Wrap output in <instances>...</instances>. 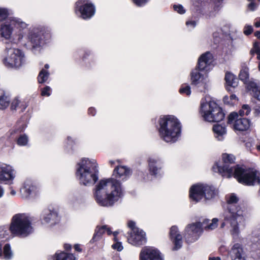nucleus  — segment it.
<instances>
[{
  "label": "nucleus",
  "mask_w": 260,
  "mask_h": 260,
  "mask_svg": "<svg viewBox=\"0 0 260 260\" xmlns=\"http://www.w3.org/2000/svg\"><path fill=\"white\" fill-rule=\"evenodd\" d=\"M228 122L232 126L235 131H246L250 126L249 119L240 117L236 112H232L229 115Z\"/></svg>",
  "instance_id": "9b49d317"
},
{
  "label": "nucleus",
  "mask_w": 260,
  "mask_h": 260,
  "mask_svg": "<svg viewBox=\"0 0 260 260\" xmlns=\"http://www.w3.org/2000/svg\"><path fill=\"white\" fill-rule=\"evenodd\" d=\"M38 187L30 180L25 181L23 187L20 189L22 198L25 199L31 196L36 195Z\"/></svg>",
  "instance_id": "f3484780"
},
{
  "label": "nucleus",
  "mask_w": 260,
  "mask_h": 260,
  "mask_svg": "<svg viewBox=\"0 0 260 260\" xmlns=\"http://www.w3.org/2000/svg\"><path fill=\"white\" fill-rule=\"evenodd\" d=\"M48 72L46 70L42 69L40 72L38 77V82L40 83L45 82L48 79Z\"/></svg>",
  "instance_id": "473e14b6"
},
{
  "label": "nucleus",
  "mask_w": 260,
  "mask_h": 260,
  "mask_svg": "<svg viewBox=\"0 0 260 260\" xmlns=\"http://www.w3.org/2000/svg\"><path fill=\"white\" fill-rule=\"evenodd\" d=\"M226 201L227 209L223 213L224 219L220 228L222 229L226 224H229L231 234L234 238L237 237L240 233L239 224L244 220L243 211L239 206L235 205L238 201L235 194L227 196Z\"/></svg>",
  "instance_id": "7ed1b4c3"
},
{
  "label": "nucleus",
  "mask_w": 260,
  "mask_h": 260,
  "mask_svg": "<svg viewBox=\"0 0 260 260\" xmlns=\"http://www.w3.org/2000/svg\"><path fill=\"white\" fill-rule=\"evenodd\" d=\"M170 237L174 244L173 249L178 250L182 246V237L176 226L174 225L171 228Z\"/></svg>",
  "instance_id": "6ab92c4d"
},
{
  "label": "nucleus",
  "mask_w": 260,
  "mask_h": 260,
  "mask_svg": "<svg viewBox=\"0 0 260 260\" xmlns=\"http://www.w3.org/2000/svg\"><path fill=\"white\" fill-rule=\"evenodd\" d=\"M64 247L67 250H69L71 249V246L70 244H66L64 245Z\"/></svg>",
  "instance_id": "13d9d810"
},
{
  "label": "nucleus",
  "mask_w": 260,
  "mask_h": 260,
  "mask_svg": "<svg viewBox=\"0 0 260 260\" xmlns=\"http://www.w3.org/2000/svg\"><path fill=\"white\" fill-rule=\"evenodd\" d=\"M128 226L129 228L132 229V231L133 232V229L134 228H137V227H135V223L134 221H129L128 222Z\"/></svg>",
  "instance_id": "8fccbe9b"
},
{
  "label": "nucleus",
  "mask_w": 260,
  "mask_h": 260,
  "mask_svg": "<svg viewBox=\"0 0 260 260\" xmlns=\"http://www.w3.org/2000/svg\"><path fill=\"white\" fill-rule=\"evenodd\" d=\"M132 2L137 6L141 7L148 3L149 0H132Z\"/></svg>",
  "instance_id": "37998d69"
},
{
  "label": "nucleus",
  "mask_w": 260,
  "mask_h": 260,
  "mask_svg": "<svg viewBox=\"0 0 260 260\" xmlns=\"http://www.w3.org/2000/svg\"><path fill=\"white\" fill-rule=\"evenodd\" d=\"M50 88L49 86H46L42 90L41 94L43 96H49L50 93L49 92Z\"/></svg>",
  "instance_id": "a18cd8bd"
},
{
  "label": "nucleus",
  "mask_w": 260,
  "mask_h": 260,
  "mask_svg": "<svg viewBox=\"0 0 260 260\" xmlns=\"http://www.w3.org/2000/svg\"><path fill=\"white\" fill-rule=\"evenodd\" d=\"M217 190L213 186L204 184L192 185L189 190V198L196 203L202 199L211 200L217 194Z\"/></svg>",
  "instance_id": "1a4fd4ad"
},
{
  "label": "nucleus",
  "mask_w": 260,
  "mask_h": 260,
  "mask_svg": "<svg viewBox=\"0 0 260 260\" xmlns=\"http://www.w3.org/2000/svg\"><path fill=\"white\" fill-rule=\"evenodd\" d=\"M256 147L258 151H260V142L256 145Z\"/></svg>",
  "instance_id": "0e129e2a"
},
{
  "label": "nucleus",
  "mask_w": 260,
  "mask_h": 260,
  "mask_svg": "<svg viewBox=\"0 0 260 260\" xmlns=\"http://www.w3.org/2000/svg\"><path fill=\"white\" fill-rule=\"evenodd\" d=\"M254 115L257 117L260 116V106L254 109Z\"/></svg>",
  "instance_id": "3c124183"
},
{
  "label": "nucleus",
  "mask_w": 260,
  "mask_h": 260,
  "mask_svg": "<svg viewBox=\"0 0 260 260\" xmlns=\"http://www.w3.org/2000/svg\"><path fill=\"white\" fill-rule=\"evenodd\" d=\"M201 113L204 120L210 122H219L224 117L222 109L213 101L202 102Z\"/></svg>",
  "instance_id": "6e6552de"
},
{
  "label": "nucleus",
  "mask_w": 260,
  "mask_h": 260,
  "mask_svg": "<svg viewBox=\"0 0 260 260\" xmlns=\"http://www.w3.org/2000/svg\"><path fill=\"white\" fill-rule=\"evenodd\" d=\"M55 260H76V257L72 254L61 252L56 253Z\"/></svg>",
  "instance_id": "c85d7f7f"
},
{
  "label": "nucleus",
  "mask_w": 260,
  "mask_h": 260,
  "mask_svg": "<svg viewBox=\"0 0 260 260\" xmlns=\"http://www.w3.org/2000/svg\"><path fill=\"white\" fill-rule=\"evenodd\" d=\"M259 196H260V189H259Z\"/></svg>",
  "instance_id": "774afa93"
},
{
  "label": "nucleus",
  "mask_w": 260,
  "mask_h": 260,
  "mask_svg": "<svg viewBox=\"0 0 260 260\" xmlns=\"http://www.w3.org/2000/svg\"><path fill=\"white\" fill-rule=\"evenodd\" d=\"M94 159H82L77 164L76 175L80 183L85 186L93 185L98 179L99 170Z\"/></svg>",
  "instance_id": "20e7f679"
},
{
  "label": "nucleus",
  "mask_w": 260,
  "mask_h": 260,
  "mask_svg": "<svg viewBox=\"0 0 260 260\" xmlns=\"http://www.w3.org/2000/svg\"><path fill=\"white\" fill-rule=\"evenodd\" d=\"M132 174L131 170L125 166L116 167L113 172L114 178L100 180L94 192L96 202L100 206L111 207L123 196V189L120 180H126Z\"/></svg>",
  "instance_id": "f257e3e1"
},
{
  "label": "nucleus",
  "mask_w": 260,
  "mask_h": 260,
  "mask_svg": "<svg viewBox=\"0 0 260 260\" xmlns=\"http://www.w3.org/2000/svg\"><path fill=\"white\" fill-rule=\"evenodd\" d=\"M253 31L252 27L249 25H246L244 28V34L245 35H249Z\"/></svg>",
  "instance_id": "c03bdc74"
},
{
  "label": "nucleus",
  "mask_w": 260,
  "mask_h": 260,
  "mask_svg": "<svg viewBox=\"0 0 260 260\" xmlns=\"http://www.w3.org/2000/svg\"><path fill=\"white\" fill-rule=\"evenodd\" d=\"M223 164L216 162L213 167L214 172H218L223 176L230 178L232 176L238 181L247 185H254L260 183V173L254 169H244L239 167H233L235 156L232 154L224 153L222 155Z\"/></svg>",
  "instance_id": "f03ea898"
},
{
  "label": "nucleus",
  "mask_w": 260,
  "mask_h": 260,
  "mask_svg": "<svg viewBox=\"0 0 260 260\" xmlns=\"http://www.w3.org/2000/svg\"><path fill=\"white\" fill-rule=\"evenodd\" d=\"M74 248L75 250L77 251H81V249L80 248L79 245L76 244L75 245Z\"/></svg>",
  "instance_id": "6e6d98bb"
},
{
  "label": "nucleus",
  "mask_w": 260,
  "mask_h": 260,
  "mask_svg": "<svg viewBox=\"0 0 260 260\" xmlns=\"http://www.w3.org/2000/svg\"><path fill=\"white\" fill-rule=\"evenodd\" d=\"M106 232L107 233L108 235H110L112 234L111 231L107 225H106Z\"/></svg>",
  "instance_id": "052dcab7"
},
{
  "label": "nucleus",
  "mask_w": 260,
  "mask_h": 260,
  "mask_svg": "<svg viewBox=\"0 0 260 260\" xmlns=\"http://www.w3.org/2000/svg\"><path fill=\"white\" fill-rule=\"evenodd\" d=\"M118 234V232L117 231H116V232H113V234L114 236V241L115 242V243H114L112 245V247L114 249H116L117 250V251H121L123 247L122 245V244L121 242L118 241V240L116 238V236Z\"/></svg>",
  "instance_id": "2f4dec72"
},
{
  "label": "nucleus",
  "mask_w": 260,
  "mask_h": 260,
  "mask_svg": "<svg viewBox=\"0 0 260 260\" xmlns=\"http://www.w3.org/2000/svg\"><path fill=\"white\" fill-rule=\"evenodd\" d=\"M13 254L11 250L10 245L6 244L4 247V254H3L2 246L0 243V256H4L6 259H9L12 257Z\"/></svg>",
  "instance_id": "bb28decb"
},
{
  "label": "nucleus",
  "mask_w": 260,
  "mask_h": 260,
  "mask_svg": "<svg viewBox=\"0 0 260 260\" xmlns=\"http://www.w3.org/2000/svg\"><path fill=\"white\" fill-rule=\"evenodd\" d=\"M209 221V220H208V221L207 222H206L205 224H204V226H203V228L205 230L207 231H211L215 229L217 227L218 222V219L217 218H213L211 220V222L209 223H208Z\"/></svg>",
  "instance_id": "c756f323"
},
{
  "label": "nucleus",
  "mask_w": 260,
  "mask_h": 260,
  "mask_svg": "<svg viewBox=\"0 0 260 260\" xmlns=\"http://www.w3.org/2000/svg\"><path fill=\"white\" fill-rule=\"evenodd\" d=\"M212 54L209 52L202 54L199 58L198 67L190 73L191 84L200 88L201 91H204L207 88V85L206 79L201 75L199 70H206L212 62Z\"/></svg>",
  "instance_id": "423d86ee"
},
{
  "label": "nucleus",
  "mask_w": 260,
  "mask_h": 260,
  "mask_svg": "<svg viewBox=\"0 0 260 260\" xmlns=\"http://www.w3.org/2000/svg\"><path fill=\"white\" fill-rule=\"evenodd\" d=\"M159 123L160 137L166 142H176L181 133L180 123L178 119L173 116H166L160 118Z\"/></svg>",
  "instance_id": "39448f33"
},
{
  "label": "nucleus",
  "mask_w": 260,
  "mask_h": 260,
  "mask_svg": "<svg viewBox=\"0 0 260 260\" xmlns=\"http://www.w3.org/2000/svg\"><path fill=\"white\" fill-rule=\"evenodd\" d=\"M4 193V189L0 186V198L2 197Z\"/></svg>",
  "instance_id": "bf43d9fd"
},
{
  "label": "nucleus",
  "mask_w": 260,
  "mask_h": 260,
  "mask_svg": "<svg viewBox=\"0 0 260 260\" xmlns=\"http://www.w3.org/2000/svg\"><path fill=\"white\" fill-rule=\"evenodd\" d=\"M186 24L188 27L189 26H190L191 27L193 28L196 25V23L194 21H187L186 22Z\"/></svg>",
  "instance_id": "09e8293b"
},
{
  "label": "nucleus",
  "mask_w": 260,
  "mask_h": 260,
  "mask_svg": "<svg viewBox=\"0 0 260 260\" xmlns=\"http://www.w3.org/2000/svg\"><path fill=\"white\" fill-rule=\"evenodd\" d=\"M255 36L259 39H260V31H257L255 32Z\"/></svg>",
  "instance_id": "680f3d73"
},
{
  "label": "nucleus",
  "mask_w": 260,
  "mask_h": 260,
  "mask_svg": "<svg viewBox=\"0 0 260 260\" xmlns=\"http://www.w3.org/2000/svg\"><path fill=\"white\" fill-rule=\"evenodd\" d=\"M9 104L10 98L6 95L4 90L0 89V109H5L8 107Z\"/></svg>",
  "instance_id": "a878e982"
},
{
  "label": "nucleus",
  "mask_w": 260,
  "mask_h": 260,
  "mask_svg": "<svg viewBox=\"0 0 260 260\" xmlns=\"http://www.w3.org/2000/svg\"><path fill=\"white\" fill-rule=\"evenodd\" d=\"M149 170L150 173L153 175L158 174L162 166V161L160 158L152 157L148 160Z\"/></svg>",
  "instance_id": "aec40b11"
},
{
  "label": "nucleus",
  "mask_w": 260,
  "mask_h": 260,
  "mask_svg": "<svg viewBox=\"0 0 260 260\" xmlns=\"http://www.w3.org/2000/svg\"><path fill=\"white\" fill-rule=\"evenodd\" d=\"M11 25L17 28L23 29L27 26V24L18 18H14L11 20Z\"/></svg>",
  "instance_id": "7c9ffc66"
},
{
  "label": "nucleus",
  "mask_w": 260,
  "mask_h": 260,
  "mask_svg": "<svg viewBox=\"0 0 260 260\" xmlns=\"http://www.w3.org/2000/svg\"><path fill=\"white\" fill-rule=\"evenodd\" d=\"M250 112V108L248 105H243L242 109H240L238 113L240 117H242L245 115H248Z\"/></svg>",
  "instance_id": "f704fd0d"
},
{
  "label": "nucleus",
  "mask_w": 260,
  "mask_h": 260,
  "mask_svg": "<svg viewBox=\"0 0 260 260\" xmlns=\"http://www.w3.org/2000/svg\"><path fill=\"white\" fill-rule=\"evenodd\" d=\"M45 68L48 69L49 68V65L48 64H45Z\"/></svg>",
  "instance_id": "69168bd1"
},
{
  "label": "nucleus",
  "mask_w": 260,
  "mask_h": 260,
  "mask_svg": "<svg viewBox=\"0 0 260 260\" xmlns=\"http://www.w3.org/2000/svg\"><path fill=\"white\" fill-rule=\"evenodd\" d=\"M20 103L19 101L17 99H14L12 103L11 106V110H15L17 106L19 105Z\"/></svg>",
  "instance_id": "49530a36"
},
{
  "label": "nucleus",
  "mask_w": 260,
  "mask_h": 260,
  "mask_svg": "<svg viewBox=\"0 0 260 260\" xmlns=\"http://www.w3.org/2000/svg\"><path fill=\"white\" fill-rule=\"evenodd\" d=\"M9 229L12 234L22 237L33 232L30 219L24 214H16L13 217Z\"/></svg>",
  "instance_id": "0eeeda50"
},
{
  "label": "nucleus",
  "mask_w": 260,
  "mask_h": 260,
  "mask_svg": "<svg viewBox=\"0 0 260 260\" xmlns=\"http://www.w3.org/2000/svg\"><path fill=\"white\" fill-rule=\"evenodd\" d=\"M9 15L8 9L3 8H0V21H3L6 19Z\"/></svg>",
  "instance_id": "4c0bfd02"
},
{
  "label": "nucleus",
  "mask_w": 260,
  "mask_h": 260,
  "mask_svg": "<svg viewBox=\"0 0 260 260\" xmlns=\"http://www.w3.org/2000/svg\"><path fill=\"white\" fill-rule=\"evenodd\" d=\"M16 176V171L10 165L0 166V182L12 184Z\"/></svg>",
  "instance_id": "2eb2a0df"
},
{
  "label": "nucleus",
  "mask_w": 260,
  "mask_h": 260,
  "mask_svg": "<svg viewBox=\"0 0 260 260\" xmlns=\"http://www.w3.org/2000/svg\"><path fill=\"white\" fill-rule=\"evenodd\" d=\"M213 131L214 133L215 137L218 141H222L224 139V136L226 133L225 127L224 126L216 124L213 126Z\"/></svg>",
  "instance_id": "4be33fe9"
},
{
  "label": "nucleus",
  "mask_w": 260,
  "mask_h": 260,
  "mask_svg": "<svg viewBox=\"0 0 260 260\" xmlns=\"http://www.w3.org/2000/svg\"><path fill=\"white\" fill-rule=\"evenodd\" d=\"M254 25L256 27H260V18L255 20Z\"/></svg>",
  "instance_id": "5fc2aeb1"
},
{
  "label": "nucleus",
  "mask_w": 260,
  "mask_h": 260,
  "mask_svg": "<svg viewBox=\"0 0 260 260\" xmlns=\"http://www.w3.org/2000/svg\"><path fill=\"white\" fill-rule=\"evenodd\" d=\"M209 260H221V259L218 256H217V257H209Z\"/></svg>",
  "instance_id": "4d7b16f0"
},
{
  "label": "nucleus",
  "mask_w": 260,
  "mask_h": 260,
  "mask_svg": "<svg viewBox=\"0 0 260 260\" xmlns=\"http://www.w3.org/2000/svg\"><path fill=\"white\" fill-rule=\"evenodd\" d=\"M28 142L27 137L24 135L19 137L17 140V143L19 145H25Z\"/></svg>",
  "instance_id": "58836bf2"
},
{
  "label": "nucleus",
  "mask_w": 260,
  "mask_h": 260,
  "mask_svg": "<svg viewBox=\"0 0 260 260\" xmlns=\"http://www.w3.org/2000/svg\"><path fill=\"white\" fill-rule=\"evenodd\" d=\"M255 53L257 55V58L260 59V44L258 42H255L252 48L250 50V54L253 55Z\"/></svg>",
  "instance_id": "72a5a7b5"
},
{
  "label": "nucleus",
  "mask_w": 260,
  "mask_h": 260,
  "mask_svg": "<svg viewBox=\"0 0 260 260\" xmlns=\"http://www.w3.org/2000/svg\"><path fill=\"white\" fill-rule=\"evenodd\" d=\"M230 254L232 260H245L243 248L239 243L234 245L230 251Z\"/></svg>",
  "instance_id": "412c9836"
},
{
  "label": "nucleus",
  "mask_w": 260,
  "mask_h": 260,
  "mask_svg": "<svg viewBox=\"0 0 260 260\" xmlns=\"http://www.w3.org/2000/svg\"><path fill=\"white\" fill-rule=\"evenodd\" d=\"M10 193L12 196H15L16 194V191L14 189H12L11 190Z\"/></svg>",
  "instance_id": "e2e57ef3"
},
{
  "label": "nucleus",
  "mask_w": 260,
  "mask_h": 260,
  "mask_svg": "<svg viewBox=\"0 0 260 260\" xmlns=\"http://www.w3.org/2000/svg\"><path fill=\"white\" fill-rule=\"evenodd\" d=\"M81 3L78 1L75 4V13L84 19L91 17L94 14L95 8L94 6L90 3H87L81 6Z\"/></svg>",
  "instance_id": "4468645a"
},
{
  "label": "nucleus",
  "mask_w": 260,
  "mask_h": 260,
  "mask_svg": "<svg viewBox=\"0 0 260 260\" xmlns=\"http://www.w3.org/2000/svg\"><path fill=\"white\" fill-rule=\"evenodd\" d=\"M140 258L141 260H163L159 251L153 247L143 248Z\"/></svg>",
  "instance_id": "dca6fc26"
},
{
  "label": "nucleus",
  "mask_w": 260,
  "mask_h": 260,
  "mask_svg": "<svg viewBox=\"0 0 260 260\" xmlns=\"http://www.w3.org/2000/svg\"><path fill=\"white\" fill-rule=\"evenodd\" d=\"M223 100L224 103L226 104L233 105L234 104V102H232V100H230V98L228 96H224Z\"/></svg>",
  "instance_id": "de8ad7c7"
},
{
  "label": "nucleus",
  "mask_w": 260,
  "mask_h": 260,
  "mask_svg": "<svg viewBox=\"0 0 260 260\" xmlns=\"http://www.w3.org/2000/svg\"><path fill=\"white\" fill-rule=\"evenodd\" d=\"M88 113L90 114L94 115L95 114V109L93 108H90L88 109Z\"/></svg>",
  "instance_id": "864d4df0"
},
{
  "label": "nucleus",
  "mask_w": 260,
  "mask_h": 260,
  "mask_svg": "<svg viewBox=\"0 0 260 260\" xmlns=\"http://www.w3.org/2000/svg\"><path fill=\"white\" fill-rule=\"evenodd\" d=\"M42 220L43 224L53 225L59 221V217L56 212L46 210L43 212Z\"/></svg>",
  "instance_id": "a211bd4d"
},
{
  "label": "nucleus",
  "mask_w": 260,
  "mask_h": 260,
  "mask_svg": "<svg viewBox=\"0 0 260 260\" xmlns=\"http://www.w3.org/2000/svg\"><path fill=\"white\" fill-rule=\"evenodd\" d=\"M110 163L111 165H112V164H113L114 163V161L111 160V161H110Z\"/></svg>",
  "instance_id": "338daca9"
},
{
  "label": "nucleus",
  "mask_w": 260,
  "mask_h": 260,
  "mask_svg": "<svg viewBox=\"0 0 260 260\" xmlns=\"http://www.w3.org/2000/svg\"><path fill=\"white\" fill-rule=\"evenodd\" d=\"M208 219H205L201 223L197 222L188 224L185 229V236L187 238L192 237L193 240L197 239L198 237L203 232L204 224L208 222Z\"/></svg>",
  "instance_id": "f8f14e48"
},
{
  "label": "nucleus",
  "mask_w": 260,
  "mask_h": 260,
  "mask_svg": "<svg viewBox=\"0 0 260 260\" xmlns=\"http://www.w3.org/2000/svg\"><path fill=\"white\" fill-rule=\"evenodd\" d=\"M230 98V100H232V102H234V101H237L238 100V98L235 94H231Z\"/></svg>",
  "instance_id": "603ef678"
},
{
  "label": "nucleus",
  "mask_w": 260,
  "mask_h": 260,
  "mask_svg": "<svg viewBox=\"0 0 260 260\" xmlns=\"http://www.w3.org/2000/svg\"><path fill=\"white\" fill-rule=\"evenodd\" d=\"M30 41L34 47L40 46L43 44L44 41L41 36V34H32L30 36Z\"/></svg>",
  "instance_id": "cd10ccee"
},
{
  "label": "nucleus",
  "mask_w": 260,
  "mask_h": 260,
  "mask_svg": "<svg viewBox=\"0 0 260 260\" xmlns=\"http://www.w3.org/2000/svg\"><path fill=\"white\" fill-rule=\"evenodd\" d=\"M179 91L181 93H185L187 95H190L191 93L190 87L188 85L182 86Z\"/></svg>",
  "instance_id": "a19ab883"
},
{
  "label": "nucleus",
  "mask_w": 260,
  "mask_h": 260,
  "mask_svg": "<svg viewBox=\"0 0 260 260\" xmlns=\"http://www.w3.org/2000/svg\"><path fill=\"white\" fill-rule=\"evenodd\" d=\"M250 2V3L248 4V9L251 11H254L257 7L258 2H260V0H248Z\"/></svg>",
  "instance_id": "ea45409f"
},
{
  "label": "nucleus",
  "mask_w": 260,
  "mask_h": 260,
  "mask_svg": "<svg viewBox=\"0 0 260 260\" xmlns=\"http://www.w3.org/2000/svg\"><path fill=\"white\" fill-rule=\"evenodd\" d=\"M174 9L178 13L181 14H184L185 12V9H184L183 7L181 5H174Z\"/></svg>",
  "instance_id": "79ce46f5"
},
{
  "label": "nucleus",
  "mask_w": 260,
  "mask_h": 260,
  "mask_svg": "<svg viewBox=\"0 0 260 260\" xmlns=\"http://www.w3.org/2000/svg\"><path fill=\"white\" fill-rule=\"evenodd\" d=\"M129 243L136 246H139L146 243L145 233L139 228H134L127 239Z\"/></svg>",
  "instance_id": "ddd939ff"
},
{
  "label": "nucleus",
  "mask_w": 260,
  "mask_h": 260,
  "mask_svg": "<svg viewBox=\"0 0 260 260\" xmlns=\"http://www.w3.org/2000/svg\"><path fill=\"white\" fill-rule=\"evenodd\" d=\"M106 225H103L100 228H97L95 231V233L94 234L93 238H100L103 233L106 232Z\"/></svg>",
  "instance_id": "e433bc0d"
},
{
  "label": "nucleus",
  "mask_w": 260,
  "mask_h": 260,
  "mask_svg": "<svg viewBox=\"0 0 260 260\" xmlns=\"http://www.w3.org/2000/svg\"><path fill=\"white\" fill-rule=\"evenodd\" d=\"M225 80L226 84V89L230 90V87L235 88L238 86V79L234 74L226 73L225 76Z\"/></svg>",
  "instance_id": "b1692460"
},
{
  "label": "nucleus",
  "mask_w": 260,
  "mask_h": 260,
  "mask_svg": "<svg viewBox=\"0 0 260 260\" xmlns=\"http://www.w3.org/2000/svg\"><path fill=\"white\" fill-rule=\"evenodd\" d=\"M241 80L246 82L249 77L248 70L247 68L243 69L241 70L239 75Z\"/></svg>",
  "instance_id": "c9c22d12"
},
{
  "label": "nucleus",
  "mask_w": 260,
  "mask_h": 260,
  "mask_svg": "<svg viewBox=\"0 0 260 260\" xmlns=\"http://www.w3.org/2000/svg\"><path fill=\"white\" fill-rule=\"evenodd\" d=\"M4 64L8 68H19L25 62V57L23 52L18 49H10L8 55L3 60Z\"/></svg>",
  "instance_id": "9d476101"
},
{
  "label": "nucleus",
  "mask_w": 260,
  "mask_h": 260,
  "mask_svg": "<svg viewBox=\"0 0 260 260\" xmlns=\"http://www.w3.org/2000/svg\"><path fill=\"white\" fill-rule=\"evenodd\" d=\"M247 88L253 97L260 101V86L256 83L251 82L248 85Z\"/></svg>",
  "instance_id": "393cba45"
},
{
  "label": "nucleus",
  "mask_w": 260,
  "mask_h": 260,
  "mask_svg": "<svg viewBox=\"0 0 260 260\" xmlns=\"http://www.w3.org/2000/svg\"><path fill=\"white\" fill-rule=\"evenodd\" d=\"M12 25L10 24H2L0 29V36L5 40H10L12 32Z\"/></svg>",
  "instance_id": "5701e85b"
}]
</instances>
